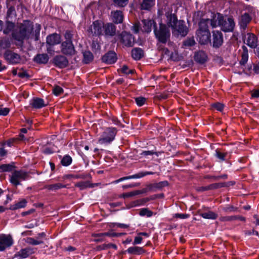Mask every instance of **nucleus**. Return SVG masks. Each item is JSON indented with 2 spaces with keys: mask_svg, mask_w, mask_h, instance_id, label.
<instances>
[{
  "mask_svg": "<svg viewBox=\"0 0 259 259\" xmlns=\"http://www.w3.org/2000/svg\"><path fill=\"white\" fill-rule=\"evenodd\" d=\"M61 52L62 54L67 56L74 55L75 50L72 42H62L61 45Z\"/></svg>",
  "mask_w": 259,
  "mask_h": 259,
  "instance_id": "obj_10",
  "label": "nucleus"
},
{
  "mask_svg": "<svg viewBox=\"0 0 259 259\" xmlns=\"http://www.w3.org/2000/svg\"><path fill=\"white\" fill-rule=\"evenodd\" d=\"M11 42L9 38H4L0 40V48L2 49H7L10 47Z\"/></svg>",
  "mask_w": 259,
  "mask_h": 259,
  "instance_id": "obj_39",
  "label": "nucleus"
},
{
  "mask_svg": "<svg viewBox=\"0 0 259 259\" xmlns=\"http://www.w3.org/2000/svg\"><path fill=\"white\" fill-rule=\"evenodd\" d=\"M244 42L249 47L255 48L257 46V39L254 34L248 33L245 36Z\"/></svg>",
  "mask_w": 259,
  "mask_h": 259,
  "instance_id": "obj_17",
  "label": "nucleus"
},
{
  "mask_svg": "<svg viewBox=\"0 0 259 259\" xmlns=\"http://www.w3.org/2000/svg\"><path fill=\"white\" fill-rule=\"evenodd\" d=\"M197 39L201 45L211 43L210 33L209 31H197Z\"/></svg>",
  "mask_w": 259,
  "mask_h": 259,
  "instance_id": "obj_13",
  "label": "nucleus"
},
{
  "mask_svg": "<svg viewBox=\"0 0 259 259\" xmlns=\"http://www.w3.org/2000/svg\"><path fill=\"white\" fill-rule=\"evenodd\" d=\"M223 42V34L221 31L216 30L212 31V44L213 48H219Z\"/></svg>",
  "mask_w": 259,
  "mask_h": 259,
  "instance_id": "obj_14",
  "label": "nucleus"
},
{
  "mask_svg": "<svg viewBox=\"0 0 259 259\" xmlns=\"http://www.w3.org/2000/svg\"><path fill=\"white\" fill-rule=\"evenodd\" d=\"M49 56L47 54H41L36 55L34 61L39 64H46L49 61Z\"/></svg>",
  "mask_w": 259,
  "mask_h": 259,
  "instance_id": "obj_28",
  "label": "nucleus"
},
{
  "mask_svg": "<svg viewBox=\"0 0 259 259\" xmlns=\"http://www.w3.org/2000/svg\"><path fill=\"white\" fill-rule=\"evenodd\" d=\"M33 30V26L29 21H25L13 30L12 35L14 39L22 44L23 40L28 37Z\"/></svg>",
  "mask_w": 259,
  "mask_h": 259,
  "instance_id": "obj_1",
  "label": "nucleus"
},
{
  "mask_svg": "<svg viewBox=\"0 0 259 259\" xmlns=\"http://www.w3.org/2000/svg\"><path fill=\"white\" fill-rule=\"evenodd\" d=\"M225 186L224 183H214L208 185L210 190L216 189L219 188L223 187Z\"/></svg>",
  "mask_w": 259,
  "mask_h": 259,
  "instance_id": "obj_51",
  "label": "nucleus"
},
{
  "mask_svg": "<svg viewBox=\"0 0 259 259\" xmlns=\"http://www.w3.org/2000/svg\"><path fill=\"white\" fill-rule=\"evenodd\" d=\"M30 105L35 109H40L45 107L47 104H45L44 99L39 98H33L30 101Z\"/></svg>",
  "mask_w": 259,
  "mask_h": 259,
  "instance_id": "obj_23",
  "label": "nucleus"
},
{
  "mask_svg": "<svg viewBox=\"0 0 259 259\" xmlns=\"http://www.w3.org/2000/svg\"><path fill=\"white\" fill-rule=\"evenodd\" d=\"M73 37V34L70 31H66L65 34H64V37L66 39L65 41L67 42H72V39Z\"/></svg>",
  "mask_w": 259,
  "mask_h": 259,
  "instance_id": "obj_53",
  "label": "nucleus"
},
{
  "mask_svg": "<svg viewBox=\"0 0 259 259\" xmlns=\"http://www.w3.org/2000/svg\"><path fill=\"white\" fill-rule=\"evenodd\" d=\"M27 203V201L25 199H22L19 201L15 203L14 204L11 205L10 209L14 210L20 208H24Z\"/></svg>",
  "mask_w": 259,
  "mask_h": 259,
  "instance_id": "obj_29",
  "label": "nucleus"
},
{
  "mask_svg": "<svg viewBox=\"0 0 259 259\" xmlns=\"http://www.w3.org/2000/svg\"><path fill=\"white\" fill-rule=\"evenodd\" d=\"M6 25V28L4 30V33L5 34H8L14 29L15 24L13 22L8 21L7 22Z\"/></svg>",
  "mask_w": 259,
  "mask_h": 259,
  "instance_id": "obj_43",
  "label": "nucleus"
},
{
  "mask_svg": "<svg viewBox=\"0 0 259 259\" xmlns=\"http://www.w3.org/2000/svg\"><path fill=\"white\" fill-rule=\"evenodd\" d=\"M237 210V208L232 205H228L223 208V210L226 212L236 211Z\"/></svg>",
  "mask_w": 259,
  "mask_h": 259,
  "instance_id": "obj_57",
  "label": "nucleus"
},
{
  "mask_svg": "<svg viewBox=\"0 0 259 259\" xmlns=\"http://www.w3.org/2000/svg\"><path fill=\"white\" fill-rule=\"evenodd\" d=\"M61 164L64 166H67L71 164L72 158L68 155H65L61 160Z\"/></svg>",
  "mask_w": 259,
  "mask_h": 259,
  "instance_id": "obj_42",
  "label": "nucleus"
},
{
  "mask_svg": "<svg viewBox=\"0 0 259 259\" xmlns=\"http://www.w3.org/2000/svg\"><path fill=\"white\" fill-rule=\"evenodd\" d=\"M227 154L226 153H222L219 151H216L215 156L221 161H225L226 160Z\"/></svg>",
  "mask_w": 259,
  "mask_h": 259,
  "instance_id": "obj_46",
  "label": "nucleus"
},
{
  "mask_svg": "<svg viewBox=\"0 0 259 259\" xmlns=\"http://www.w3.org/2000/svg\"><path fill=\"white\" fill-rule=\"evenodd\" d=\"M190 215L185 213H176L174 214V217L180 219H186L189 217Z\"/></svg>",
  "mask_w": 259,
  "mask_h": 259,
  "instance_id": "obj_60",
  "label": "nucleus"
},
{
  "mask_svg": "<svg viewBox=\"0 0 259 259\" xmlns=\"http://www.w3.org/2000/svg\"><path fill=\"white\" fill-rule=\"evenodd\" d=\"M102 233H98V234H94V237L95 238V241L98 242L104 241L105 240V236H99V235H102Z\"/></svg>",
  "mask_w": 259,
  "mask_h": 259,
  "instance_id": "obj_56",
  "label": "nucleus"
},
{
  "mask_svg": "<svg viewBox=\"0 0 259 259\" xmlns=\"http://www.w3.org/2000/svg\"><path fill=\"white\" fill-rule=\"evenodd\" d=\"M9 111L10 110L8 108H0V115L6 116Z\"/></svg>",
  "mask_w": 259,
  "mask_h": 259,
  "instance_id": "obj_62",
  "label": "nucleus"
},
{
  "mask_svg": "<svg viewBox=\"0 0 259 259\" xmlns=\"http://www.w3.org/2000/svg\"><path fill=\"white\" fill-rule=\"evenodd\" d=\"M15 15L16 12L14 7H11L7 11V17L8 18H12L13 16H15Z\"/></svg>",
  "mask_w": 259,
  "mask_h": 259,
  "instance_id": "obj_54",
  "label": "nucleus"
},
{
  "mask_svg": "<svg viewBox=\"0 0 259 259\" xmlns=\"http://www.w3.org/2000/svg\"><path fill=\"white\" fill-rule=\"evenodd\" d=\"M121 43L127 47H132L135 42L134 37L132 34L126 32H122L120 34Z\"/></svg>",
  "mask_w": 259,
  "mask_h": 259,
  "instance_id": "obj_12",
  "label": "nucleus"
},
{
  "mask_svg": "<svg viewBox=\"0 0 259 259\" xmlns=\"http://www.w3.org/2000/svg\"><path fill=\"white\" fill-rule=\"evenodd\" d=\"M29 178L28 173L24 170H15L10 176V183L15 186L21 185L22 181H25Z\"/></svg>",
  "mask_w": 259,
  "mask_h": 259,
  "instance_id": "obj_4",
  "label": "nucleus"
},
{
  "mask_svg": "<svg viewBox=\"0 0 259 259\" xmlns=\"http://www.w3.org/2000/svg\"><path fill=\"white\" fill-rule=\"evenodd\" d=\"M104 24L102 21H95L88 29V32L90 34L94 36H100L103 35Z\"/></svg>",
  "mask_w": 259,
  "mask_h": 259,
  "instance_id": "obj_6",
  "label": "nucleus"
},
{
  "mask_svg": "<svg viewBox=\"0 0 259 259\" xmlns=\"http://www.w3.org/2000/svg\"><path fill=\"white\" fill-rule=\"evenodd\" d=\"M172 29L174 33L177 32L178 35H180L182 36H186L188 32V28L183 20L178 21Z\"/></svg>",
  "mask_w": 259,
  "mask_h": 259,
  "instance_id": "obj_9",
  "label": "nucleus"
},
{
  "mask_svg": "<svg viewBox=\"0 0 259 259\" xmlns=\"http://www.w3.org/2000/svg\"><path fill=\"white\" fill-rule=\"evenodd\" d=\"M142 23L143 24V30L148 33L151 31L153 26L154 28L156 27L155 23L153 20L145 19L142 21Z\"/></svg>",
  "mask_w": 259,
  "mask_h": 259,
  "instance_id": "obj_26",
  "label": "nucleus"
},
{
  "mask_svg": "<svg viewBox=\"0 0 259 259\" xmlns=\"http://www.w3.org/2000/svg\"><path fill=\"white\" fill-rule=\"evenodd\" d=\"M207 59L206 54L202 51H200L195 53L194 59L198 63L204 64Z\"/></svg>",
  "mask_w": 259,
  "mask_h": 259,
  "instance_id": "obj_24",
  "label": "nucleus"
},
{
  "mask_svg": "<svg viewBox=\"0 0 259 259\" xmlns=\"http://www.w3.org/2000/svg\"><path fill=\"white\" fill-rule=\"evenodd\" d=\"M148 201V199H142L139 200H137L132 202L130 204V207H134L136 206H140L143 205L145 203H146Z\"/></svg>",
  "mask_w": 259,
  "mask_h": 259,
  "instance_id": "obj_40",
  "label": "nucleus"
},
{
  "mask_svg": "<svg viewBox=\"0 0 259 259\" xmlns=\"http://www.w3.org/2000/svg\"><path fill=\"white\" fill-rule=\"evenodd\" d=\"M4 57L10 64H18L21 60V57L19 54L11 50H7L4 54Z\"/></svg>",
  "mask_w": 259,
  "mask_h": 259,
  "instance_id": "obj_8",
  "label": "nucleus"
},
{
  "mask_svg": "<svg viewBox=\"0 0 259 259\" xmlns=\"http://www.w3.org/2000/svg\"><path fill=\"white\" fill-rule=\"evenodd\" d=\"M216 20H217L218 26H221L223 31L225 32H232L233 31L235 24L232 18L229 17L224 20L223 17L219 15Z\"/></svg>",
  "mask_w": 259,
  "mask_h": 259,
  "instance_id": "obj_5",
  "label": "nucleus"
},
{
  "mask_svg": "<svg viewBox=\"0 0 259 259\" xmlns=\"http://www.w3.org/2000/svg\"><path fill=\"white\" fill-rule=\"evenodd\" d=\"M54 64L61 68L66 67L68 64V61L66 57L63 55H58L53 59Z\"/></svg>",
  "mask_w": 259,
  "mask_h": 259,
  "instance_id": "obj_16",
  "label": "nucleus"
},
{
  "mask_svg": "<svg viewBox=\"0 0 259 259\" xmlns=\"http://www.w3.org/2000/svg\"><path fill=\"white\" fill-rule=\"evenodd\" d=\"M128 2V0H114V4L118 7H125Z\"/></svg>",
  "mask_w": 259,
  "mask_h": 259,
  "instance_id": "obj_49",
  "label": "nucleus"
},
{
  "mask_svg": "<svg viewBox=\"0 0 259 259\" xmlns=\"http://www.w3.org/2000/svg\"><path fill=\"white\" fill-rule=\"evenodd\" d=\"M117 133V129L115 127H110L105 129L98 140L100 144H109L115 139Z\"/></svg>",
  "mask_w": 259,
  "mask_h": 259,
  "instance_id": "obj_3",
  "label": "nucleus"
},
{
  "mask_svg": "<svg viewBox=\"0 0 259 259\" xmlns=\"http://www.w3.org/2000/svg\"><path fill=\"white\" fill-rule=\"evenodd\" d=\"M195 44V41L193 38H189L183 42V45L186 47H192Z\"/></svg>",
  "mask_w": 259,
  "mask_h": 259,
  "instance_id": "obj_52",
  "label": "nucleus"
},
{
  "mask_svg": "<svg viewBox=\"0 0 259 259\" xmlns=\"http://www.w3.org/2000/svg\"><path fill=\"white\" fill-rule=\"evenodd\" d=\"M63 90L60 86L56 85L54 87L53 90V93L56 96H59L63 93Z\"/></svg>",
  "mask_w": 259,
  "mask_h": 259,
  "instance_id": "obj_48",
  "label": "nucleus"
},
{
  "mask_svg": "<svg viewBox=\"0 0 259 259\" xmlns=\"http://www.w3.org/2000/svg\"><path fill=\"white\" fill-rule=\"evenodd\" d=\"M83 61L85 64H88L93 61L94 56L93 54L90 51H85L83 53Z\"/></svg>",
  "mask_w": 259,
  "mask_h": 259,
  "instance_id": "obj_36",
  "label": "nucleus"
},
{
  "mask_svg": "<svg viewBox=\"0 0 259 259\" xmlns=\"http://www.w3.org/2000/svg\"><path fill=\"white\" fill-rule=\"evenodd\" d=\"M128 253L136 255H140L145 252L144 250L141 247L131 246L126 250Z\"/></svg>",
  "mask_w": 259,
  "mask_h": 259,
  "instance_id": "obj_27",
  "label": "nucleus"
},
{
  "mask_svg": "<svg viewBox=\"0 0 259 259\" xmlns=\"http://www.w3.org/2000/svg\"><path fill=\"white\" fill-rule=\"evenodd\" d=\"M33 253L34 250L32 248L30 247H26L21 249L20 251L17 252L15 254V257L19 259L25 258Z\"/></svg>",
  "mask_w": 259,
  "mask_h": 259,
  "instance_id": "obj_19",
  "label": "nucleus"
},
{
  "mask_svg": "<svg viewBox=\"0 0 259 259\" xmlns=\"http://www.w3.org/2000/svg\"><path fill=\"white\" fill-rule=\"evenodd\" d=\"M121 71L123 73L125 74H128L130 73H132L133 71L131 69H128V67L126 65H123L121 68Z\"/></svg>",
  "mask_w": 259,
  "mask_h": 259,
  "instance_id": "obj_58",
  "label": "nucleus"
},
{
  "mask_svg": "<svg viewBox=\"0 0 259 259\" xmlns=\"http://www.w3.org/2000/svg\"><path fill=\"white\" fill-rule=\"evenodd\" d=\"M155 0H143L141 5V9L149 10L154 5Z\"/></svg>",
  "mask_w": 259,
  "mask_h": 259,
  "instance_id": "obj_34",
  "label": "nucleus"
},
{
  "mask_svg": "<svg viewBox=\"0 0 259 259\" xmlns=\"http://www.w3.org/2000/svg\"><path fill=\"white\" fill-rule=\"evenodd\" d=\"M168 185V182L167 181H162L158 183H155L153 184H150L148 185L144 189V192L152 191L154 192L157 190H160L162 188Z\"/></svg>",
  "mask_w": 259,
  "mask_h": 259,
  "instance_id": "obj_15",
  "label": "nucleus"
},
{
  "mask_svg": "<svg viewBox=\"0 0 259 259\" xmlns=\"http://www.w3.org/2000/svg\"><path fill=\"white\" fill-rule=\"evenodd\" d=\"M42 151L43 153L46 154H50L55 152V150L53 146L49 147L47 146L43 147Z\"/></svg>",
  "mask_w": 259,
  "mask_h": 259,
  "instance_id": "obj_45",
  "label": "nucleus"
},
{
  "mask_svg": "<svg viewBox=\"0 0 259 259\" xmlns=\"http://www.w3.org/2000/svg\"><path fill=\"white\" fill-rule=\"evenodd\" d=\"M154 152L153 151H143L141 155L143 156H147L149 155H152L154 154Z\"/></svg>",
  "mask_w": 259,
  "mask_h": 259,
  "instance_id": "obj_64",
  "label": "nucleus"
},
{
  "mask_svg": "<svg viewBox=\"0 0 259 259\" xmlns=\"http://www.w3.org/2000/svg\"><path fill=\"white\" fill-rule=\"evenodd\" d=\"M210 25L212 28H215L218 26L217 20L215 17L213 19H202L199 23V29L197 31H209L208 28Z\"/></svg>",
  "mask_w": 259,
  "mask_h": 259,
  "instance_id": "obj_7",
  "label": "nucleus"
},
{
  "mask_svg": "<svg viewBox=\"0 0 259 259\" xmlns=\"http://www.w3.org/2000/svg\"><path fill=\"white\" fill-rule=\"evenodd\" d=\"M243 52L241 55V59L240 61V64L241 65H245L247 62L248 58V54L247 50V48L246 47H243Z\"/></svg>",
  "mask_w": 259,
  "mask_h": 259,
  "instance_id": "obj_37",
  "label": "nucleus"
},
{
  "mask_svg": "<svg viewBox=\"0 0 259 259\" xmlns=\"http://www.w3.org/2000/svg\"><path fill=\"white\" fill-rule=\"evenodd\" d=\"M112 21L116 23L119 24L122 22L123 15L122 12L120 11H116L112 13Z\"/></svg>",
  "mask_w": 259,
  "mask_h": 259,
  "instance_id": "obj_30",
  "label": "nucleus"
},
{
  "mask_svg": "<svg viewBox=\"0 0 259 259\" xmlns=\"http://www.w3.org/2000/svg\"><path fill=\"white\" fill-rule=\"evenodd\" d=\"M13 244V240L10 236L5 234L0 235V251L5 250Z\"/></svg>",
  "mask_w": 259,
  "mask_h": 259,
  "instance_id": "obj_11",
  "label": "nucleus"
},
{
  "mask_svg": "<svg viewBox=\"0 0 259 259\" xmlns=\"http://www.w3.org/2000/svg\"><path fill=\"white\" fill-rule=\"evenodd\" d=\"M199 215L205 219L215 220L218 217V214L211 211L201 212Z\"/></svg>",
  "mask_w": 259,
  "mask_h": 259,
  "instance_id": "obj_33",
  "label": "nucleus"
},
{
  "mask_svg": "<svg viewBox=\"0 0 259 259\" xmlns=\"http://www.w3.org/2000/svg\"><path fill=\"white\" fill-rule=\"evenodd\" d=\"M138 194H139V193L137 191H136V192H129V193H125L122 194L120 196V198H127V197H130L136 195Z\"/></svg>",
  "mask_w": 259,
  "mask_h": 259,
  "instance_id": "obj_55",
  "label": "nucleus"
},
{
  "mask_svg": "<svg viewBox=\"0 0 259 259\" xmlns=\"http://www.w3.org/2000/svg\"><path fill=\"white\" fill-rule=\"evenodd\" d=\"M154 172L152 171H141L136 174L137 179L143 178L147 175H153Z\"/></svg>",
  "mask_w": 259,
  "mask_h": 259,
  "instance_id": "obj_50",
  "label": "nucleus"
},
{
  "mask_svg": "<svg viewBox=\"0 0 259 259\" xmlns=\"http://www.w3.org/2000/svg\"><path fill=\"white\" fill-rule=\"evenodd\" d=\"M109 248H113L114 249H117V246L116 244H112V243H109L107 244H103V245L102 249H105Z\"/></svg>",
  "mask_w": 259,
  "mask_h": 259,
  "instance_id": "obj_61",
  "label": "nucleus"
},
{
  "mask_svg": "<svg viewBox=\"0 0 259 259\" xmlns=\"http://www.w3.org/2000/svg\"><path fill=\"white\" fill-rule=\"evenodd\" d=\"M165 17L164 21L166 25L172 29L178 21L177 16L174 14L167 12L165 14Z\"/></svg>",
  "mask_w": 259,
  "mask_h": 259,
  "instance_id": "obj_18",
  "label": "nucleus"
},
{
  "mask_svg": "<svg viewBox=\"0 0 259 259\" xmlns=\"http://www.w3.org/2000/svg\"><path fill=\"white\" fill-rule=\"evenodd\" d=\"M139 214L141 216L146 215L148 217H150L152 215L153 212L147 208H142L141 209Z\"/></svg>",
  "mask_w": 259,
  "mask_h": 259,
  "instance_id": "obj_44",
  "label": "nucleus"
},
{
  "mask_svg": "<svg viewBox=\"0 0 259 259\" xmlns=\"http://www.w3.org/2000/svg\"><path fill=\"white\" fill-rule=\"evenodd\" d=\"M102 61L107 64L114 63L117 60L116 54L114 52H109L102 57Z\"/></svg>",
  "mask_w": 259,
  "mask_h": 259,
  "instance_id": "obj_21",
  "label": "nucleus"
},
{
  "mask_svg": "<svg viewBox=\"0 0 259 259\" xmlns=\"http://www.w3.org/2000/svg\"><path fill=\"white\" fill-rule=\"evenodd\" d=\"M212 107L215 109L216 110H217L218 111H223V109H224V106L223 104L222 103H215L213 105H212Z\"/></svg>",
  "mask_w": 259,
  "mask_h": 259,
  "instance_id": "obj_59",
  "label": "nucleus"
},
{
  "mask_svg": "<svg viewBox=\"0 0 259 259\" xmlns=\"http://www.w3.org/2000/svg\"><path fill=\"white\" fill-rule=\"evenodd\" d=\"M251 20V18L248 13H245L243 14L239 21L240 27L245 30Z\"/></svg>",
  "mask_w": 259,
  "mask_h": 259,
  "instance_id": "obj_25",
  "label": "nucleus"
},
{
  "mask_svg": "<svg viewBox=\"0 0 259 259\" xmlns=\"http://www.w3.org/2000/svg\"><path fill=\"white\" fill-rule=\"evenodd\" d=\"M146 100V98L143 97H137L135 99L136 103L138 106H143L145 104Z\"/></svg>",
  "mask_w": 259,
  "mask_h": 259,
  "instance_id": "obj_47",
  "label": "nucleus"
},
{
  "mask_svg": "<svg viewBox=\"0 0 259 259\" xmlns=\"http://www.w3.org/2000/svg\"><path fill=\"white\" fill-rule=\"evenodd\" d=\"M46 188L50 191H56L62 188H66V185L58 183L54 184L48 185L46 186Z\"/></svg>",
  "mask_w": 259,
  "mask_h": 259,
  "instance_id": "obj_35",
  "label": "nucleus"
},
{
  "mask_svg": "<svg viewBox=\"0 0 259 259\" xmlns=\"http://www.w3.org/2000/svg\"><path fill=\"white\" fill-rule=\"evenodd\" d=\"M132 56L135 60H139L143 56V51L141 48H134L132 51Z\"/></svg>",
  "mask_w": 259,
  "mask_h": 259,
  "instance_id": "obj_31",
  "label": "nucleus"
},
{
  "mask_svg": "<svg viewBox=\"0 0 259 259\" xmlns=\"http://www.w3.org/2000/svg\"><path fill=\"white\" fill-rule=\"evenodd\" d=\"M143 238L140 236H136L134 239V241L133 243L134 245H137L140 244L142 241Z\"/></svg>",
  "mask_w": 259,
  "mask_h": 259,
  "instance_id": "obj_63",
  "label": "nucleus"
},
{
  "mask_svg": "<svg viewBox=\"0 0 259 259\" xmlns=\"http://www.w3.org/2000/svg\"><path fill=\"white\" fill-rule=\"evenodd\" d=\"M14 167V163L2 164L0 165V172L11 171Z\"/></svg>",
  "mask_w": 259,
  "mask_h": 259,
  "instance_id": "obj_38",
  "label": "nucleus"
},
{
  "mask_svg": "<svg viewBox=\"0 0 259 259\" xmlns=\"http://www.w3.org/2000/svg\"><path fill=\"white\" fill-rule=\"evenodd\" d=\"M26 242L31 245H36L44 243L42 240L35 239L33 238L28 237L26 239Z\"/></svg>",
  "mask_w": 259,
  "mask_h": 259,
  "instance_id": "obj_41",
  "label": "nucleus"
},
{
  "mask_svg": "<svg viewBox=\"0 0 259 259\" xmlns=\"http://www.w3.org/2000/svg\"><path fill=\"white\" fill-rule=\"evenodd\" d=\"M116 27L112 23H107L103 26V35L105 36H113L115 34Z\"/></svg>",
  "mask_w": 259,
  "mask_h": 259,
  "instance_id": "obj_20",
  "label": "nucleus"
},
{
  "mask_svg": "<svg viewBox=\"0 0 259 259\" xmlns=\"http://www.w3.org/2000/svg\"><path fill=\"white\" fill-rule=\"evenodd\" d=\"M61 36L59 34L54 33L47 36V43L50 46L58 45L61 42Z\"/></svg>",
  "mask_w": 259,
  "mask_h": 259,
  "instance_id": "obj_22",
  "label": "nucleus"
},
{
  "mask_svg": "<svg viewBox=\"0 0 259 259\" xmlns=\"http://www.w3.org/2000/svg\"><path fill=\"white\" fill-rule=\"evenodd\" d=\"M98 184H91L89 181H81L76 183L75 186L80 190H83L87 188L93 187Z\"/></svg>",
  "mask_w": 259,
  "mask_h": 259,
  "instance_id": "obj_32",
  "label": "nucleus"
},
{
  "mask_svg": "<svg viewBox=\"0 0 259 259\" xmlns=\"http://www.w3.org/2000/svg\"><path fill=\"white\" fill-rule=\"evenodd\" d=\"M154 33L157 40L162 44H166L169 40L170 32L164 24L160 23L158 28L155 27Z\"/></svg>",
  "mask_w": 259,
  "mask_h": 259,
  "instance_id": "obj_2",
  "label": "nucleus"
}]
</instances>
